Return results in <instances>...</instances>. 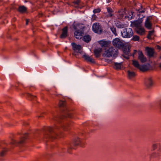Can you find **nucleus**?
Here are the masks:
<instances>
[{
  "label": "nucleus",
  "instance_id": "nucleus-1",
  "mask_svg": "<svg viewBox=\"0 0 161 161\" xmlns=\"http://www.w3.org/2000/svg\"><path fill=\"white\" fill-rule=\"evenodd\" d=\"M28 136V134L27 133H25L24 136L21 137L18 141H17L14 138H12L10 143L11 144L14 145L16 146H17L18 145H22L25 143V140L27 139V137Z\"/></svg>",
  "mask_w": 161,
  "mask_h": 161
},
{
  "label": "nucleus",
  "instance_id": "nucleus-2",
  "mask_svg": "<svg viewBox=\"0 0 161 161\" xmlns=\"http://www.w3.org/2000/svg\"><path fill=\"white\" fill-rule=\"evenodd\" d=\"M82 25H78L76 26H74L73 28L75 30H77L74 33L75 37L77 39H81L83 34V32L82 31L84 27L82 26Z\"/></svg>",
  "mask_w": 161,
  "mask_h": 161
},
{
  "label": "nucleus",
  "instance_id": "nucleus-3",
  "mask_svg": "<svg viewBox=\"0 0 161 161\" xmlns=\"http://www.w3.org/2000/svg\"><path fill=\"white\" fill-rule=\"evenodd\" d=\"M112 44L115 47L119 49L123 47L124 46V44L122 40L117 38H115L113 40Z\"/></svg>",
  "mask_w": 161,
  "mask_h": 161
},
{
  "label": "nucleus",
  "instance_id": "nucleus-4",
  "mask_svg": "<svg viewBox=\"0 0 161 161\" xmlns=\"http://www.w3.org/2000/svg\"><path fill=\"white\" fill-rule=\"evenodd\" d=\"M122 35L125 38H130L133 35L132 29L130 28H127L124 30Z\"/></svg>",
  "mask_w": 161,
  "mask_h": 161
},
{
  "label": "nucleus",
  "instance_id": "nucleus-5",
  "mask_svg": "<svg viewBox=\"0 0 161 161\" xmlns=\"http://www.w3.org/2000/svg\"><path fill=\"white\" fill-rule=\"evenodd\" d=\"M92 30L94 32L98 34H100L102 32L100 25L97 23H95L93 25Z\"/></svg>",
  "mask_w": 161,
  "mask_h": 161
},
{
  "label": "nucleus",
  "instance_id": "nucleus-6",
  "mask_svg": "<svg viewBox=\"0 0 161 161\" xmlns=\"http://www.w3.org/2000/svg\"><path fill=\"white\" fill-rule=\"evenodd\" d=\"M71 45L73 49L75 52L81 53V50L82 49V47L80 45H77L75 42L72 43Z\"/></svg>",
  "mask_w": 161,
  "mask_h": 161
},
{
  "label": "nucleus",
  "instance_id": "nucleus-7",
  "mask_svg": "<svg viewBox=\"0 0 161 161\" xmlns=\"http://www.w3.org/2000/svg\"><path fill=\"white\" fill-rule=\"evenodd\" d=\"M138 58L141 63H145L147 61V58L145 57L142 51L139 50L138 51Z\"/></svg>",
  "mask_w": 161,
  "mask_h": 161
},
{
  "label": "nucleus",
  "instance_id": "nucleus-8",
  "mask_svg": "<svg viewBox=\"0 0 161 161\" xmlns=\"http://www.w3.org/2000/svg\"><path fill=\"white\" fill-rule=\"evenodd\" d=\"M150 65L149 64L140 65L139 69L141 71L144 72L151 69Z\"/></svg>",
  "mask_w": 161,
  "mask_h": 161
},
{
  "label": "nucleus",
  "instance_id": "nucleus-9",
  "mask_svg": "<svg viewBox=\"0 0 161 161\" xmlns=\"http://www.w3.org/2000/svg\"><path fill=\"white\" fill-rule=\"evenodd\" d=\"M152 19V17L151 16L148 17L145 22V26L146 28L148 29H152V24L150 21Z\"/></svg>",
  "mask_w": 161,
  "mask_h": 161
},
{
  "label": "nucleus",
  "instance_id": "nucleus-10",
  "mask_svg": "<svg viewBox=\"0 0 161 161\" xmlns=\"http://www.w3.org/2000/svg\"><path fill=\"white\" fill-rule=\"evenodd\" d=\"M147 55L149 58L153 57L154 54V49L153 48L147 47L146 48Z\"/></svg>",
  "mask_w": 161,
  "mask_h": 161
},
{
  "label": "nucleus",
  "instance_id": "nucleus-11",
  "mask_svg": "<svg viewBox=\"0 0 161 161\" xmlns=\"http://www.w3.org/2000/svg\"><path fill=\"white\" fill-rule=\"evenodd\" d=\"M145 84L148 88H150L153 85V82L152 78L149 77L145 80Z\"/></svg>",
  "mask_w": 161,
  "mask_h": 161
},
{
  "label": "nucleus",
  "instance_id": "nucleus-12",
  "mask_svg": "<svg viewBox=\"0 0 161 161\" xmlns=\"http://www.w3.org/2000/svg\"><path fill=\"white\" fill-rule=\"evenodd\" d=\"M109 52L112 54V57H116L118 53V50L117 49L114 48L113 47H109Z\"/></svg>",
  "mask_w": 161,
  "mask_h": 161
},
{
  "label": "nucleus",
  "instance_id": "nucleus-13",
  "mask_svg": "<svg viewBox=\"0 0 161 161\" xmlns=\"http://www.w3.org/2000/svg\"><path fill=\"white\" fill-rule=\"evenodd\" d=\"M142 21L143 19H142V18H141L134 21L132 23L133 25L136 27V28H137L141 27V24Z\"/></svg>",
  "mask_w": 161,
  "mask_h": 161
},
{
  "label": "nucleus",
  "instance_id": "nucleus-14",
  "mask_svg": "<svg viewBox=\"0 0 161 161\" xmlns=\"http://www.w3.org/2000/svg\"><path fill=\"white\" fill-rule=\"evenodd\" d=\"M83 58L87 62L93 64H95V63L94 60L88 55L85 54L83 56Z\"/></svg>",
  "mask_w": 161,
  "mask_h": 161
},
{
  "label": "nucleus",
  "instance_id": "nucleus-15",
  "mask_svg": "<svg viewBox=\"0 0 161 161\" xmlns=\"http://www.w3.org/2000/svg\"><path fill=\"white\" fill-rule=\"evenodd\" d=\"M68 27L66 26L63 28L62 30V32L60 36V37L61 38H64L66 37L68 35L67 32H68Z\"/></svg>",
  "mask_w": 161,
  "mask_h": 161
},
{
  "label": "nucleus",
  "instance_id": "nucleus-16",
  "mask_svg": "<svg viewBox=\"0 0 161 161\" xmlns=\"http://www.w3.org/2000/svg\"><path fill=\"white\" fill-rule=\"evenodd\" d=\"M136 31L138 34L140 35H143L145 33V30L144 28L141 27L136 28Z\"/></svg>",
  "mask_w": 161,
  "mask_h": 161
},
{
  "label": "nucleus",
  "instance_id": "nucleus-17",
  "mask_svg": "<svg viewBox=\"0 0 161 161\" xmlns=\"http://www.w3.org/2000/svg\"><path fill=\"white\" fill-rule=\"evenodd\" d=\"M103 56L105 57H112V54L109 52V48L108 49H106L104 53L103 54Z\"/></svg>",
  "mask_w": 161,
  "mask_h": 161
},
{
  "label": "nucleus",
  "instance_id": "nucleus-18",
  "mask_svg": "<svg viewBox=\"0 0 161 161\" xmlns=\"http://www.w3.org/2000/svg\"><path fill=\"white\" fill-rule=\"evenodd\" d=\"M102 51V49L99 48L97 49H95L94 51V53L95 56L97 58H99L100 56V53Z\"/></svg>",
  "mask_w": 161,
  "mask_h": 161
},
{
  "label": "nucleus",
  "instance_id": "nucleus-19",
  "mask_svg": "<svg viewBox=\"0 0 161 161\" xmlns=\"http://www.w3.org/2000/svg\"><path fill=\"white\" fill-rule=\"evenodd\" d=\"M114 65L113 66V68L116 70H118L121 69L122 66L121 63L114 62Z\"/></svg>",
  "mask_w": 161,
  "mask_h": 161
},
{
  "label": "nucleus",
  "instance_id": "nucleus-20",
  "mask_svg": "<svg viewBox=\"0 0 161 161\" xmlns=\"http://www.w3.org/2000/svg\"><path fill=\"white\" fill-rule=\"evenodd\" d=\"M27 10V8L24 6H19L18 9V11L21 13L25 12Z\"/></svg>",
  "mask_w": 161,
  "mask_h": 161
},
{
  "label": "nucleus",
  "instance_id": "nucleus-21",
  "mask_svg": "<svg viewBox=\"0 0 161 161\" xmlns=\"http://www.w3.org/2000/svg\"><path fill=\"white\" fill-rule=\"evenodd\" d=\"M130 46H125L124 49V52L126 55L129 54L130 52Z\"/></svg>",
  "mask_w": 161,
  "mask_h": 161
},
{
  "label": "nucleus",
  "instance_id": "nucleus-22",
  "mask_svg": "<svg viewBox=\"0 0 161 161\" xmlns=\"http://www.w3.org/2000/svg\"><path fill=\"white\" fill-rule=\"evenodd\" d=\"M81 143V141L79 138H77L74 140L73 143L74 146H77L79 145Z\"/></svg>",
  "mask_w": 161,
  "mask_h": 161
},
{
  "label": "nucleus",
  "instance_id": "nucleus-23",
  "mask_svg": "<svg viewBox=\"0 0 161 161\" xmlns=\"http://www.w3.org/2000/svg\"><path fill=\"white\" fill-rule=\"evenodd\" d=\"M107 10L108 14L107 15L106 17L107 18L112 17L113 16L112 13L113 12V11L112 9L110 8H108Z\"/></svg>",
  "mask_w": 161,
  "mask_h": 161
},
{
  "label": "nucleus",
  "instance_id": "nucleus-24",
  "mask_svg": "<svg viewBox=\"0 0 161 161\" xmlns=\"http://www.w3.org/2000/svg\"><path fill=\"white\" fill-rule=\"evenodd\" d=\"M91 40V37L89 35L85 36L83 37V40L86 42H88Z\"/></svg>",
  "mask_w": 161,
  "mask_h": 161
},
{
  "label": "nucleus",
  "instance_id": "nucleus-25",
  "mask_svg": "<svg viewBox=\"0 0 161 161\" xmlns=\"http://www.w3.org/2000/svg\"><path fill=\"white\" fill-rule=\"evenodd\" d=\"M100 44L103 47H107L109 43L108 42L102 41L100 42Z\"/></svg>",
  "mask_w": 161,
  "mask_h": 161
},
{
  "label": "nucleus",
  "instance_id": "nucleus-26",
  "mask_svg": "<svg viewBox=\"0 0 161 161\" xmlns=\"http://www.w3.org/2000/svg\"><path fill=\"white\" fill-rule=\"evenodd\" d=\"M132 64L136 67L138 69H139L140 65L139 64L138 62L135 60H132Z\"/></svg>",
  "mask_w": 161,
  "mask_h": 161
},
{
  "label": "nucleus",
  "instance_id": "nucleus-27",
  "mask_svg": "<svg viewBox=\"0 0 161 161\" xmlns=\"http://www.w3.org/2000/svg\"><path fill=\"white\" fill-rule=\"evenodd\" d=\"M128 75L130 79L134 77L135 76V73L133 72H131L130 71H128Z\"/></svg>",
  "mask_w": 161,
  "mask_h": 161
},
{
  "label": "nucleus",
  "instance_id": "nucleus-28",
  "mask_svg": "<svg viewBox=\"0 0 161 161\" xmlns=\"http://www.w3.org/2000/svg\"><path fill=\"white\" fill-rule=\"evenodd\" d=\"M66 105V102L65 101L60 100L58 103V106L60 107H64Z\"/></svg>",
  "mask_w": 161,
  "mask_h": 161
},
{
  "label": "nucleus",
  "instance_id": "nucleus-29",
  "mask_svg": "<svg viewBox=\"0 0 161 161\" xmlns=\"http://www.w3.org/2000/svg\"><path fill=\"white\" fill-rule=\"evenodd\" d=\"M26 94L27 97L30 98V100H34L35 98L36 97V96L33 95L29 93H27Z\"/></svg>",
  "mask_w": 161,
  "mask_h": 161
},
{
  "label": "nucleus",
  "instance_id": "nucleus-30",
  "mask_svg": "<svg viewBox=\"0 0 161 161\" xmlns=\"http://www.w3.org/2000/svg\"><path fill=\"white\" fill-rule=\"evenodd\" d=\"M8 150L6 148H4L0 153V156L1 157L4 156L6 154Z\"/></svg>",
  "mask_w": 161,
  "mask_h": 161
},
{
  "label": "nucleus",
  "instance_id": "nucleus-31",
  "mask_svg": "<svg viewBox=\"0 0 161 161\" xmlns=\"http://www.w3.org/2000/svg\"><path fill=\"white\" fill-rule=\"evenodd\" d=\"M110 29L112 31L115 35V36H117V34L116 32V28H114V27H110Z\"/></svg>",
  "mask_w": 161,
  "mask_h": 161
},
{
  "label": "nucleus",
  "instance_id": "nucleus-32",
  "mask_svg": "<svg viewBox=\"0 0 161 161\" xmlns=\"http://www.w3.org/2000/svg\"><path fill=\"white\" fill-rule=\"evenodd\" d=\"M154 32V30L149 31L148 32V34L147 36V38H148L149 39H151V36L153 34V33Z\"/></svg>",
  "mask_w": 161,
  "mask_h": 161
},
{
  "label": "nucleus",
  "instance_id": "nucleus-33",
  "mask_svg": "<svg viewBox=\"0 0 161 161\" xmlns=\"http://www.w3.org/2000/svg\"><path fill=\"white\" fill-rule=\"evenodd\" d=\"M132 40L134 41H139V36L136 35L134 36H133Z\"/></svg>",
  "mask_w": 161,
  "mask_h": 161
},
{
  "label": "nucleus",
  "instance_id": "nucleus-34",
  "mask_svg": "<svg viewBox=\"0 0 161 161\" xmlns=\"http://www.w3.org/2000/svg\"><path fill=\"white\" fill-rule=\"evenodd\" d=\"M101 9L100 8H98L95 9L93 10V12L94 13H99L100 12Z\"/></svg>",
  "mask_w": 161,
  "mask_h": 161
},
{
  "label": "nucleus",
  "instance_id": "nucleus-35",
  "mask_svg": "<svg viewBox=\"0 0 161 161\" xmlns=\"http://www.w3.org/2000/svg\"><path fill=\"white\" fill-rule=\"evenodd\" d=\"M57 134H54L51 133L50 135V137L53 138V139H56V137L55 136H57Z\"/></svg>",
  "mask_w": 161,
  "mask_h": 161
},
{
  "label": "nucleus",
  "instance_id": "nucleus-36",
  "mask_svg": "<svg viewBox=\"0 0 161 161\" xmlns=\"http://www.w3.org/2000/svg\"><path fill=\"white\" fill-rule=\"evenodd\" d=\"M80 2V1L79 0H77L76 1H75L73 2V3L75 4H76L78 5L79 3Z\"/></svg>",
  "mask_w": 161,
  "mask_h": 161
},
{
  "label": "nucleus",
  "instance_id": "nucleus-37",
  "mask_svg": "<svg viewBox=\"0 0 161 161\" xmlns=\"http://www.w3.org/2000/svg\"><path fill=\"white\" fill-rule=\"evenodd\" d=\"M122 12H121L120 11H119L118 13H120V12H121L122 13L121 14H120V15H121V17H123L124 14L125 13L124 10H122Z\"/></svg>",
  "mask_w": 161,
  "mask_h": 161
},
{
  "label": "nucleus",
  "instance_id": "nucleus-38",
  "mask_svg": "<svg viewBox=\"0 0 161 161\" xmlns=\"http://www.w3.org/2000/svg\"><path fill=\"white\" fill-rule=\"evenodd\" d=\"M48 130L51 133L53 132V128L51 127H49L47 128Z\"/></svg>",
  "mask_w": 161,
  "mask_h": 161
},
{
  "label": "nucleus",
  "instance_id": "nucleus-39",
  "mask_svg": "<svg viewBox=\"0 0 161 161\" xmlns=\"http://www.w3.org/2000/svg\"><path fill=\"white\" fill-rule=\"evenodd\" d=\"M130 13L132 14V15H130L129 16H128V18L130 19H131L132 18V16L133 15L134 12H131Z\"/></svg>",
  "mask_w": 161,
  "mask_h": 161
},
{
  "label": "nucleus",
  "instance_id": "nucleus-40",
  "mask_svg": "<svg viewBox=\"0 0 161 161\" xmlns=\"http://www.w3.org/2000/svg\"><path fill=\"white\" fill-rule=\"evenodd\" d=\"M153 150H155L157 148V145L155 144H154L153 145Z\"/></svg>",
  "mask_w": 161,
  "mask_h": 161
},
{
  "label": "nucleus",
  "instance_id": "nucleus-41",
  "mask_svg": "<svg viewBox=\"0 0 161 161\" xmlns=\"http://www.w3.org/2000/svg\"><path fill=\"white\" fill-rule=\"evenodd\" d=\"M142 8V6H141V8H140L138 10V11H139V13H143L144 12V10L140 11L141 8Z\"/></svg>",
  "mask_w": 161,
  "mask_h": 161
},
{
  "label": "nucleus",
  "instance_id": "nucleus-42",
  "mask_svg": "<svg viewBox=\"0 0 161 161\" xmlns=\"http://www.w3.org/2000/svg\"><path fill=\"white\" fill-rule=\"evenodd\" d=\"M97 17L95 15H93L92 18V19L93 20H95L96 19V18Z\"/></svg>",
  "mask_w": 161,
  "mask_h": 161
},
{
  "label": "nucleus",
  "instance_id": "nucleus-43",
  "mask_svg": "<svg viewBox=\"0 0 161 161\" xmlns=\"http://www.w3.org/2000/svg\"><path fill=\"white\" fill-rule=\"evenodd\" d=\"M137 52V51L136 50H134V53H133L132 55V56H133V57H134V55Z\"/></svg>",
  "mask_w": 161,
  "mask_h": 161
},
{
  "label": "nucleus",
  "instance_id": "nucleus-44",
  "mask_svg": "<svg viewBox=\"0 0 161 161\" xmlns=\"http://www.w3.org/2000/svg\"><path fill=\"white\" fill-rule=\"evenodd\" d=\"M30 21V20L28 19H26V25H27L28 24V23Z\"/></svg>",
  "mask_w": 161,
  "mask_h": 161
},
{
  "label": "nucleus",
  "instance_id": "nucleus-45",
  "mask_svg": "<svg viewBox=\"0 0 161 161\" xmlns=\"http://www.w3.org/2000/svg\"><path fill=\"white\" fill-rule=\"evenodd\" d=\"M123 56L125 58L127 59H128L129 58V57L128 56H125L124 55H123Z\"/></svg>",
  "mask_w": 161,
  "mask_h": 161
},
{
  "label": "nucleus",
  "instance_id": "nucleus-46",
  "mask_svg": "<svg viewBox=\"0 0 161 161\" xmlns=\"http://www.w3.org/2000/svg\"><path fill=\"white\" fill-rule=\"evenodd\" d=\"M118 27L120 28H122L123 27V25H118L117 26Z\"/></svg>",
  "mask_w": 161,
  "mask_h": 161
},
{
  "label": "nucleus",
  "instance_id": "nucleus-47",
  "mask_svg": "<svg viewBox=\"0 0 161 161\" xmlns=\"http://www.w3.org/2000/svg\"><path fill=\"white\" fill-rule=\"evenodd\" d=\"M156 47L158 49H160V47L158 45Z\"/></svg>",
  "mask_w": 161,
  "mask_h": 161
},
{
  "label": "nucleus",
  "instance_id": "nucleus-48",
  "mask_svg": "<svg viewBox=\"0 0 161 161\" xmlns=\"http://www.w3.org/2000/svg\"><path fill=\"white\" fill-rule=\"evenodd\" d=\"M67 115L69 117L71 118V116L70 114H68Z\"/></svg>",
  "mask_w": 161,
  "mask_h": 161
},
{
  "label": "nucleus",
  "instance_id": "nucleus-49",
  "mask_svg": "<svg viewBox=\"0 0 161 161\" xmlns=\"http://www.w3.org/2000/svg\"><path fill=\"white\" fill-rule=\"evenodd\" d=\"M159 66L161 68V63L160 64Z\"/></svg>",
  "mask_w": 161,
  "mask_h": 161
},
{
  "label": "nucleus",
  "instance_id": "nucleus-50",
  "mask_svg": "<svg viewBox=\"0 0 161 161\" xmlns=\"http://www.w3.org/2000/svg\"><path fill=\"white\" fill-rule=\"evenodd\" d=\"M110 1H111L110 0H108V3H109L110 2Z\"/></svg>",
  "mask_w": 161,
  "mask_h": 161
},
{
  "label": "nucleus",
  "instance_id": "nucleus-51",
  "mask_svg": "<svg viewBox=\"0 0 161 161\" xmlns=\"http://www.w3.org/2000/svg\"><path fill=\"white\" fill-rule=\"evenodd\" d=\"M28 123H26V124H24V125H28Z\"/></svg>",
  "mask_w": 161,
  "mask_h": 161
},
{
  "label": "nucleus",
  "instance_id": "nucleus-52",
  "mask_svg": "<svg viewBox=\"0 0 161 161\" xmlns=\"http://www.w3.org/2000/svg\"><path fill=\"white\" fill-rule=\"evenodd\" d=\"M72 54H73V55H74V54L73 53Z\"/></svg>",
  "mask_w": 161,
  "mask_h": 161
},
{
  "label": "nucleus",
  "instance_id": "nucleus-53",
  "mask_svg": "<svg viewBox=\"0 0 161 161\" xmlns=\"http://www.w3.org/2000/svg\"><path fill=\"white\" fill-rule=\"evenodd\" d=\"M160 58H161V56H160Z\"/></svg>",
  "mask_w": 161,
  "mask_h": 161
}]
</instances>
